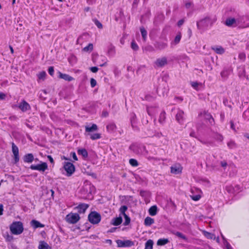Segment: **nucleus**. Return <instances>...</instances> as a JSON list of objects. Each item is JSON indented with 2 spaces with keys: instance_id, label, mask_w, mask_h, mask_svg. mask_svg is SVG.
Returning a JSON list of instances; mask_svg holds the SVG:
<instances>
[{
  "instance_id": "f257e3e1",
  "label": "nucleus",
  "mask_w": 249,
  "mask_h": 249,
  "mask_svg": "<svg viewBox=\"0 0 249 249\" xmlns=\"http://www.w3.org/2000/svg\"><path fill=\"white\" fill-rule=\"evenodd\" d=\"M11 232L15 235L21 234L24 230L23 224L20 221H16L12 223L10 226Z\"/></svg>"
},
{
  "instance_id": "f03ea898",
  "label": "nucleus",
  "mask_w": 249,
  "mask_h": 249,
  "mask_svg": "<svg viewBox=\"0 0 249 249\" xmlns=\"http://www.w3.org/2000/svg\"><path fill=\"white\" fill-rule=\"evenodd\" d=\"M101 219V215L95 211L91 212L88 215L89 221L93 224L99 223Z\"/></svg>"
},
{
  "instance_id": "7ed1b4c3",
  "label": "nucleus",
  "mask_w": 249,
  "mask_h": 249,
  "mask_svg": "<svg viewBox=\"0 0 249 249\" xmlns=\"http://www.w3.org/2000/svg\"><path fill=\"white\" fill-rule=\"evenodd\" d=\"M211 21L212 20L210 17H206L196 22L197 29L200 30L208 27L210 23H211V25L213 24V22Z\"/></svg>"
},
{
  "instance_id": "20e7f679",
  "label": "nucleus",
  "mask_w": 249,
  "mask_h": 249,
  "mask_svg": "<svg viewBox=\"0 0 249 249\" xmlns=\"http://www.w3.org/2000/svg\"><path fill=\"white\" fill-rule=\"evenodd\" d=\"M80 216L77 213H71L67 214L66 216L67 222L70 224H75L80 219Z\"/></svg>"
},
{
  "instance_id": "39448f33",
  "label": "nucleus",
  "mask_w": 249,
  "mask_h": 249,
  "mask_svg": "<svg viewBox=\"0 0 249 249\" xmlns=\"http://www.w3.org/2000/svg\"><path fill=\"white\" fill-rule=\"evenodd\" d=\"M116 242L117 244V246L120 248L130 247L134 246V243L133 241L129 240H116Z\"/></svg>"
},
{
  "instance_id": "423d86ee",
  "label": "nucleus",
  "mask_w": 249,
  "mask_h": 249,
  "mask_svg": "<svg viewBox=\"0 0 249 249\" xmlns=\"http://www.w3.org/2000/svg\"><path fill=\"white\" fill-rule=\"evenodd\" d=\"M129 149L136 154H141L142 153L145 147L139 144H132L129 146Z\"/></svg>"
},
{
  "instance_id": "0eeeda50",
  "label": "nucleus",
  "mask_w": 249,
  "mask_h": 249,
  "mask_svg": "<svg viewBox=\"0 0 249 249\" xmlns=\"http://www.w3.org/2000/svg\"><path fill=\"white\" fill-rule=\"evenodd\" d=\"M64 168L67 172L68 176H71L75 171V167L74 165L70 162H65L64 165Z\"/></svg>"
},
{
  "instance_id": "6e6552de",
  "label": "nucleus",
  "mask_w": 249,
  "mask_h": 249,
  "mask_svg": "<svg viewBox=\"0 0 249 249\" xmlns=\"http://www.w3.org/2000/svg\"><path fill=\"white\" fill-rule=\"evenodd\" d=\"M32 170H38L41 172L45 171L48 168L47 163L42 162L41 164L37 165H31L30 167Z\"/></svg>"
},
{
  "instance_id": "1a4fd4ad",
  "label": "nucleus",
  "mask_w": 249,
  "mask_h": 249,
  "mask_svg": "<svg viewBox=\"0 0 249 249\" xmlns=\"http://www.w3.org/2000/svg\"><path fill=\"white\" fill-rule=\"evenodd\" d=\"M89 207V204L80 203L77 206L75 207L74 209L76 210L79 213H84Z\"/></svg>"
},
{
  "instance_id": "9d476101",
  "label": "nucleus",
  "mask_w": 249,
  "mask_h": 249,
  "mask_svg": "<svg viewBox=\"0 0 249 249\" xmlns=\"http://www.w3.org/2000/svg\"><path fill=\"white\" fill-rule=\"evenodd\" d=\"M200 115L203 117L205 120H208L210 124L213 125L214 124V121L212 116L210 113L208 112L204 111L203 113H201Z\"/></svg>"
},
{
  "instance_id": "9b49d317",
  "label": "nucleus",
  "mask_w": 249,
  "mask_h": 249,
  "mask_svg": "<svg viewBox=\"0 0 249 249\" xmlns=\"http://www.w3.org/2000/svg\"><path fill=\"white\" fill-rule=\"evenodd\" d=\"M12 152L14 156L15 163H17L19 161V155H18V148L15 144V143L14 142L12 143Z\"/></svg>"
},
{
  "instance_id": "f8f14e48",
  "label": "nucleus",
  "mask_w": 249,
  "mask_h": 249,
  "mask_svg": "<svg viewBox=\"0 0 249 249\" xmlns=\"http://www.w3.org/2000/svg\"><path fill=\"white\" fill-rule=\"evenodd\" d=\"M18 107L22 111L25 112L30 109V106L25 100H22V102L19 104Z\"/></svg>"
},
{
  "instance_id": "ddd939ff",
  "label": "nucleus",
  "mask_w": 249,
  "mask_h": 249,
  "mask_svg": "<svg viewBox=\"0 0 249 249\" xmlns=\"http://www.w3.org/2000/svg\"><path fill=\"white\" fill-rule=\"evenodd\" d=\"M184 112L182 110H179L176 116V119L177 121L180 124H183L184 117Z\"/></svg>"
},
{
  "instance_id": "4468645a",
  "label": "nucleus",
  "mask_w": 249,
  "mask_h": 249,
  "mask_svg": "<svg viewBox=\"0 0 249 249\" xmlns=\"http://www.w3.org/2000/svg\"><path fill=\"white\" fill-rule=\"evenodd\" d=\"M182 168L179 164H175L171 167V172L174 174H178L182 171Z\"/></svg>"
},
{
  "instance_id": "2eb2a0df",
  "label": "nucleus",
  "mask_w": 249,
  "mask_h": 249,
  "mask_svg": "<svg viewBox=\"0 0 249 249\" xmlns=\"http://www.w3.org/2000/svg\"><path fill=\"white\" fill-rule=\"evenodd\" d=\"M226 190L229 193L235 194L238 193L239 192L240 187L238 185H235L234 187L232 186H226Z\"/></svg>"
},
{
  "instance_id": "dca6fc26",
  "label": "nucleus",
  "mask_w": 249,
  "mask_h": 249,
  "mask_svg": "<svg viewBox=\"0 0 249 249\" xmlns=\"http://www.w3.org/2000/svg\"><path fill=\"white\" fill-rule=\"evenodd\" d=\"M58 77L59 78L63 79L67 81H69V82L71 81L74 79V78L72 77H71V76H70L68 74H67L62 73L60 71L58 72Z\"/></svg>"
},
{
  "instance_id": "f3484780",
  "label": "nucleus",
  "mask_w": 249,
  "mask_h": 249,
  "mask_svg": "<svg viewBox=\"0 0 249 249\" xmlns=\"http://www.w3.org/2000/svg\"><path fill=\"white\" fill-rule=\"evenodd\" d=\"M24 161L27 163H31L34 160V156L32 154H27L24 156Z\"/></svg>"
},
{
  "instance_id": "a211bd4d",
  "label": "nucleus",
  "mask_w": 249,
  "mask_h": 249,
  "mask_svg": "<svg viewBox=\"0 0 249 249\" xmlns=\"http://www.w3.org/2000/svg\"><path fill=\"white\" fill-rule=\"evenodd\" d=\"M31 225L34 229H36L38 228H43L44 227V225L43 224H41L39 221L36 220H32L31 221Z\"/></svg>"
},
{
  "instance_id": "6ab92c4d",
  "label": "nucleus",
  "mask_w": 249,
  "mask_h": 249,
  "mask_svg": "<svg viewBox=\"0 0 249 249\" xmlns=\"http://www.w3.org/2000/svg\"><path fill=\"white\" fill-rule=\"evenodd\" d=\"M122 218L121 216L118 217L114 218L112 219L111 224L114 226H118L122 222Z\"/></svg>"
},
{
  "instance_id": "aec40b11",
  "label": "nucleus",
  "mask_w": 249,
  "mask_h": 249,
  "mask_svg": "<svg viewBox=\"0 0 249 249\" xmlns=\"http://www.w3.org/2000/svg\"><path fill=\"white\" fill-rule=\"evenodd\" d=\"M235 23L236 20L234 18H228L225 22V25L229 27L232 26Z\"/></svg>"
},
{
  "instance_id": "412c9836",
  "label": "nucleus",
  "mask_w": 249,
  "mask_h": 249,
  "mask_svg": "<svg viewBox=\"0 0 249 249\" xmlns=\"http://www.w3.org/2000/svg\"><path fill=\"white\" fill-rule=\"evenodd\" d=\"M212 49L218 54H222L224 52V49L221 46H213Z\"/></svg>"
},
{
  "instance_id": "4be33fe9",
  "label": "nucleus",
  "mask_w": 249,
  "mask_h": 249,
  "mask_svg": "<svg viewBox=\"0 0 249 249\" xmlns=\"http://www.w3.org/2000/svg\"><path fill=\"white\" fill-rule=\"evenodd\" d=\"M154 223V219H153L151 217H149V216H147L145 218V219L144 220V225L146 226H150Z\"/></svg>"
},
{
  "instance_id": "5701e85b",
  "label": "nucleus",
  "mask_w": 249,
  "mask_h": 249,
  "mask_svg": "<svg viewBox=\"0 0 249 249\" xmlns=\"http://www.w3.org/2000/svg\"><path fill=\"white\" fill-rule=\"evenodd\" d=\"M149 213L151 216L155 215L157 213V207L156 205L151 206L149 209Z\"/></svg>"
},
{
  "instance_id": "b1692460",
  "label": "nucleus",
  "mask_w": 249,
  "mask_h": 249,
  "mask_svg": "<svg viewBox=\"0 0 249 249\" xmlns=\"http://www.w3.org/2000/svg\"><path fill=\"white\" fill-rule=\"evenodd\" d=\"M38 249H51L48 244L44 242L41 241L38 246Z\"/></svg>"
},
{
  "instance_id": "393cba45",
  "label": "nucleus",
  "mask_w": 249,
  "mask_h": 249,
  "mask_svg": "<svg viewBox=\"0 0 249 249\" xmlns=\"http://www.w3.org/2000/svg\"><path fill=\"white\" fill-rule=\"evenodd\" d=\"M169 242V240L166 238H161L158 240L157 245L163 246L167 244Z\"/></svg>"
},
{
  "instance_id": "a878e982",
  "label": "nucleus",
  "mask_w": 249,
  "mask_h": 249,
  "mask_svg": "<svg viewBox=\"0 0 249 249\" xmlns=\"http://www.w3.org/2000/svg\"><path fill=\"white\" fill-rule=\"evenodd\" d=\"M85 130L86 132H93L97 130V126L93 124L91 126H86Z\"/></svg>"
},
{
  "instance_id": "bb28decb",
  "label": "nucleus",
  "mask_w": 249,
  "mask_h": 249,
  "mask_svg": "<svg viewBox=\"0 0 249 249\" xmlns=\"http://www.w3.org/2000/svg\"><path fill=\"white\" fill-rule=\"evenodd\" d=\"M77 153L79 155H82L84 158H87L88 157V152L87 151L83 148V149H79L78 151H77Z\"/></svg>"
},
{
  "instance_id": "cd10ccee",
  "label": "nucleus",
  "mask_w": 249,
  "mask_h": 249,
  "mask_svg": "<svg viewBox=\"0 0 249 249\" xmlns=\"http://www.w3.org/2000/svg\"><path fill=\"white\" fill-rule=\"evenodd\" d=\"M154 242L152 240L149 239L146 243L145 245L144 249H153Z\"/></svg>"
},
{
  "instance_id": "c85d7f7f",
  "label": "nucleus",
  "mask_w": 249,
  "mask_h": 249,
  "mask_svg": "<svg viewBox=\"0 0 249 249\" xmlns=\"http://www.w3.org/2000/svg\"><path fill=\"white\" fill-rule=\"evenodd\" d=\"M165 114V112L164 111H162L160 114L159 119V122L160 124H163L164 122L166 119Z\"/></svg>"
},
{
  "instance_id": "c756f323",
  "label": "nucleus",
  "mask_w": 249,
  "mask_h": 249,
  "mask_svg": "<svg viewBox=\"0 0 249 249\" xmlns=\"http://www.w3.org/2000/svg\"><path fill=\"white\" fill-rule=\"evenodd\" d=\"M93 48V44L92 43H89V45L87 46L84 47L83 49V51L85 52H91L92 51Z\"/></svg>"
},
{
  "instance_id": "7c9ffc66",
  "label": "nucleus",
  "mask_w": 249,
  "mask_h": 249,
  "mask_svg": "<svg viewBox=\"0 0 249 249\" xmlns=\"http://www.w3.org/2000/svg\"><path fill=\"white\" fill-rule=\"evenodd\" d=\"M127 210V207L125 205H124L121 207L119 209L120 214H122L123 216L126 215L125 212Z\"/></svg>"
},
{
  "instance_id": "2f4dec72",
  "label": "nucleus",
  "mask_w": 249,
  "mask_h": 249,
  "mask_svg": "<svg viewBox=\"0 0 249 249\" xmlns=\"http://www.w3.org/2000/svg\"><path fill=\"white\" fill-rule=\"evenodd\" d=\"M140 31L142 37V38L145 41L147 37V32L143 27L140 28Z\"/></svg>"
},
{
  "instance_id": "473e14b6",
  "label": "nucleus",
  "mask_w": 249,
  "mask_h": 249,
  "mask_svg": "<svg viewBox=\"0 0 249 249\" xmlns=\"http://www.w3.org/2000/svg\"><path fill=\"white\" fill-rule=\"evenodd\" d=\"M167 44L165 43H156V47L159 49H163L167 47Z\"/></svg>"
},
{
  "instance_id": "72a5a7b5",
  "label": "nucleus",
  "mask_w": 249,
  "mask_h": 249,
  "mask_svg": "<svg viewBox=\"0 0 249 249\" xmlns=\"http://www.w3.org/2000/svg\"><path fill=\"white\" fill-rule=\"evenodd\" d=\"M181 38V34L180 32L178 33V35L176 36L174 39V42L175 44H178Z\"/></svg>"
},
{
  "instance_id": "f704fd0d",
  "label": "nucleus",
  "mask_w": 249,
  "mask_h": 249,
  "mask_svg": "<svg viewBox=\"0 0 249 249\" xmlns=\"http://www.w3.org/2000/svg\"><path fill=\"white\" fill-rule=\"evenodd\" d=\"M116 127V125L114 124H110L107 126V129L108 131H113Z\"/></svg>"
},
{
  "instance_id": "c9c22d12",
  "label": "nucleus",
  "mask_w": 249,
  "mask_h": 249,
  "mask_svg": "<svg viewBox=\"0 0 249 249\" xmlns=\"http://www.w3.org/2000/svg\"><path fill=\"white\" fill-rule=\"evenodd\" d=\"M227 145L231 149L237 147V144L233 141H230L229 142H228Z\"/></svg>"
},
{
  "instance_id": "e433bc0d",
  "label": "nucleus",
  "mask_w": 249,
  "mask_h": 249,
  "mask_svg": "<svg viewBox=\"0 0 249 249\" xmlns=\"http://www.w3.org/2000/svg\"><path fill=\"white\" fill-rule=\"evenodd\" d=\"M129 164L133 166V167H136L138 165V162L137 160L134 159H131L129 160Z\"/></svg>"
},
{
  "instance_id": "4c0bfd02",
  "label": "nucleus",
  "mask_w": 249,
  "mask_h": 249,
  "mask_svg": "<svg viewBox=\"0 0 249 249\" xmlns=\"http://www.w3.org/2000/svg\"><path fill=\"white\" fill-rule=\"evenodd\" d=\"M174 234L178 237L183 239L184 240H187V237L184 234H183L182 233L180 232L177 231Z\"/></svg>"
},
{
  "instance_id": "58836bf2",
  "label": "nucleus",
  "mask_w": 249,
  "mask_h": 249,
  "mask_svg": "<svg viewBox=\"0 0 249 249\" xmlns=\"http://www.w3.org/2000/svg\"><path fill=\"white\" fill-rule=\"evenodd\" d=\"M124 219H125V221L124 222V226H127L128 225L130 222V217L126 214V215H125L124 216Z\"/></svg>"
},
{
  "instance_id": "ea45409f",
  "label": "nucleus",
  "mask_w": 249,
  "mask_h": 249,
  "mask_svg": "<svg viewBox=\"0 0 249 249\" xmlns=\"http://www.w3.org/2000/svg\"><path fill=\"white\" fill-rule=\"evenodd\" d=\"M214 138L217 141L222 142L223 140V137L220 134L215 133Z\"/></svg>"
},
{
  "instance_id": "a19ab883",
  "label": "nucleus",
  "mask_w": 249,
  "mask_h": 249,
  "mask_svg": "<svg viewBox=\"0 0 249 249\" xmlns=\"http://www.w3.org/2000/svg\"><path fill=\"white\" fill-rule=\"evenodd\" d=\"M205 236L209 239L215 238V236L213 234L205 231L204 233Z\"/></svg>"
},
{
  "instance_id": "79ce46f5",
  "label": "nucleus",
  "mask_w": 249,
  "mask_h": 249,
  "mask_svg": "<svg viewBox=\"0 0 249 249\" xmlns=\"http://www.w3.org/2000/svg\"><path fill=\"white\" fill-rule=\"evenodd\" d=\"M101 138L100 134L99 133H95L91 135L90 138L93 140H97Z\"/></svg>"
},
{
  "instance_id": "37998d69",
  "label": "nucleus",
  "mask_w": 249,
  "mask_h": 249,
  "mask_svg": "<svg viewBox=\"0 0 249 249\" xmlns=\"http://www.w3.org/2000/svg\"><path fill=\"white\" fill-rule=\"evenodd\" d=\"M93 21L95 24L97 26V27L99 29H102L103 28V26L102 23L97 19H93Z\"/></svg>"
},
{
  "instance_id": "c03bdc74",
  "label": "nucleus",
  "mask_w": 249,
  "mask_h": 249,
  "mask_svg": "<svg viewBox=\"0 0 249 249\" xmlns=\"http://www.w3.org/2000/svg\"><path fill=\"white\" fill-rule=\"evenodd\" d=\"M157 136V137H158L159 138L161 137V139H162V140L161 141V142H162L163 143V144H167V141L166 138L162 136V134L158 133Z\"/></svg>"
},
{
  "instance_id": "a18cd8bd",
  "label": "nucleus",
  "mask_w": 249,
  "mask_h": 249,
  "mask_svg": "<svg viewBox=\"0 0 249 249\" xmlns=\"http://www.w3.org/2000/svg\"><path fill=\"white\" fill-rule=\"evenodd\" d=\"M136 117V115L134 114H133V115L131 117V126L133 128H134V127H135L134 124H135V120Z\"/></svg>"
},
{
  "instance_id": "49530a36",
  "label": "nucleus",
  "mask_w": 249,
  "mask_h": 249,
  "mask_svg": "<svg viewBox=\"0 0 249 249\" xmlns=\"http://www.w3.org/2000/svg\"><path fill=\"white\" fill-rule=\"evenodd\" d=\"M46 75V73L45 71H41L39 73L38 77L39 79H43L45 78Z\"/></svg>"
},
{
  "instance_id": "de8ad7c7",
  "label": "nucleus",
  "mask_w": 249,
  "mask_h": 249,
  "mask_svg": "<svg viewBox=\"0 0 249 249\" xmlns=\"http://www.w3.org/2000/svg\"><path fill=\"white\" fill-rule=\"evenodd\" d=\"M191 84V86L196 89H197L198 86L201 85L200 83H199L197 82H192Z\"/></svg>"
},
{
  "instance_id": "09e8293b",
  "label": "nucleus",
  "mask_w": 249,
  "mask_h": 249,
  "mask_svg": "<svg viewBox=\"0 0 249 249\" xmlns=\"http://www.w3.org/2000/svg\"><path fill=\"white\" fill-rule=\"evenodd\" d=\"M191 198L195 201H197L198 200L200 197L201 196L199 195H195V196H190Z\"/></svg>"
},
{
  "instance_id": "8fccbe9b",
  "label": "nucleus",
  "mask_w": 249,
  "mask_h": 249,
  "mask_svg": "<svg viewBox=\"0 0 249 249\" xmlns=\"http://www.w3.org/2000/svg\"><path fill=\"white\" fill-rule=\"evenodd\" d=\"M194 6V4L192 2L187 1L185 3V7L187 9H189Z\"/></svg>"
},
{
  "instance_id": "3c124183",
  "label": "nucleus",
  "mask_w": 249,
  "mask_h": 249,
  "mask_svg": "<svg viewBox=\"0 0 249 249\" xmlns=\"http://www.w3.org/2000/svg\"><path fill=\"white\" fill-rule=\"evenodd\" d=\"M97 84L96 81L94 78L90 79V85L92 88L94 87Z\"/></svg>"
},
{
  "instance_id": "603ef678",
  "label": "nucleus",
  "mask_w": 249,
  "mask_h": 249,
  "mask_svg": "<svg viewBox=\"0 0 249 249\" xmlns=\"http://www.w3.org/2000/svg\"><path fill=\"white\" fill-rule=\"evenodd\" d=\"M131 48H132L133 50H135V51L137 50L138 49V46L137 44L134 42H132Z\"/></svg>"
},
{
  "instance_id": "864d4df0",
  "label": "nucleus",
  "mask_w": 249,
  "mask_h": 249,
  "mask_svg": "<svg viewBox=\"0 0 249 249\" xmlns=\"http://www.w3.org/2000/svg\"><path fill=\"white\" fill-rule=\"evenodd\" d=\"M228 75V71H223L221 72V75L223 78H226Z\"/></svg>"
},
{
  "instance_id": "5fc2aeb1",
  "label": "nucleus",
  "mask_w": 249,
  "mask_h": 249,
  "mask_svg": "<svg viewBox=\"0 0 249 249\" xmlns=\"http://www.w3.org/2000/svg\"><path fill=\"white\" fill-rule=\"evenodd\" d=\"M167 59L165 57H162L161 59H159L157 60V62H167Z\"/></svg>"
},
{
  "instance_id": "6e6d98bb",
  "label": "nucleus",
  "mask_w": 249,
  "mask_h": 249,
  "mask_svg": "<svg viewBox=\"0 0 249 249\" xmlns=\"http://www.w3.org/2000/svg\"><path fill=\"white\" fill-rule=\"evenodd\" d=\"M239 57L241 61H244L245 57H246V55H245V53H241L239 54Z\"/></svg>"
},
{
  "instance_id": "4d7b16f0",
  "label": "nucleus",
  "mask_w": 249,
  "mask_h": 249,
  "mask_svg": "<svg viewBox=\"0 0 249 249\" xmlns=\"http://www.w3.org/2000/svg\"><path fill=\"white\" fill-rule=\"evenodd\" d=\"M48 72L51 76H53L54 72L53 68V67H50L48 70Z\"/></svg>"
},
{
  "instance_id": "13d9d810",
  "label": "nucleus",
  "mask_w": 249,
  "mask_h": 249,
  "mask_svg": "<svg viewBox=\"0 0 249 249\" xmlns=\"http://www.w3.org/2000/svg\"><path fill=\"white\" fill-rule=\"evenodd\" d=\"M90 70L92 72L95 73L98 71V68L96 67H92L90 68Z\"/></svg>"
},
{
  "instance_id": "bf43d9fd",
  "label": "nucleus",
  "mask_w": 249,
  "mask_h": 249,
  "mask_svg": "<svg viewBox=\"0 0 249 249\" xmlns=\"http://www.w3.org/2000/svg\"><path fill=\"white\" fill-rule=\"evenodd\" d=\"M6 97V95L3 93L0 92V100H4Z\"/></svg>"
},
{
  "instance_id": "052dcab7",
  "label": "nucleus",
  "mask_w": 249,
  "mask_h": 249,
  "mask_svg": "<svg viewBox=\"0 0 249 249\" xmlns=\"http://www.w3.org/2000/svg\"><path fill=\"white\" fill-rule=\"evenodd\" d=\"M99 56L97 54H93L92 55V60L95 62L99 60L97 58Z\"/></svg>"
},
{
  "instance_id": "680f3d73",
  "label": "nucleus",
  "mask_w": 249,
  "mask_h": 249,
  "mask_svg": "<svg viewBox=\"0 0 249 249\" xmlns=\"http://www.w3.org/2000/svg\"><path fill=\"white\" fill-rule=\"evenodd\" d=\"M108 116V113L106 110H104L102 113V116L103 117H107Z\"/></svg>"
},
{
  "instance_id": "e2e57ef3",
  "label": "nucleus",
  "mask_w": 249,
  "mask_h": 249,
  "mask_svg": "<svg viewBox=\"0 0 249 249\" xmlns=\"http://www.w3.org/2000/svg\"><path fill=\"white\" fill-rule=\"evenodd\" d=\"M220 165L222 167H226L227 165V163L224 160L221 161L220 162Z\"/></svg>"
},
{
  "instance_id": "0e129e2a",
  "label": "nucleus",
  "mask_w": 249,
  "mask_h": 249,
  "mask_svg": "<svg viewBox=\"0 0 249 249\" xmlns=\"http://www.w3.org/2000/svg\"><path fill=\"white\" fill-rule=\"evenodd\" d=\"M13 237L12 235H7L6 237V240L8 241H10L13 240Z\"/></svg>"
},
{
  "instance_id": "69168bd1",
  "label": "nucleus",
  "mask_w": 249,
  "mask_h": 249,
  "mask_svg": "<svg viewBox=\"0 0 249 249\" xmlns=\"http://www.w3.org/2000/svg\"><path fill=\"white\" fill-rule=\"evenodd\" d=\"M168 89L167 88H164L163 91L162 92V94L163 96H164L165 94L168 92Z\"/></svg>"
},
{
  "instance_id": "338daca9",
  "label": "nucleus",
  "mask_w": 249,
  "mask_h": 249,
  "mask_svg": "<svg viewBox=\"0 0 249 249\" xmlns=\"http://www.w3.org/2000/svg\"><path fill=\"white\" fill-rule=\"evenodd\" d=\"M184 20L183 19H180L179 20L178 22V26H180L181 25H182L183 23H184Z\"/></svg>"
},
{
  "instance_id": "774afa93",
  "label": "nucleus",
  "mask_w": 249,
  "mask_h": 249,
  "mask_svg": "<svg viewBox=\"0 0 249 249\" xmlns=\"http://www.w3.org/2000/svg\"><path fill=\"white\" fill-rule=\"evenodd\" d=\"M72 154V158L73 159L75 160H78V159L77 158V156L76 155V154L75 152H73L71 153Z\"/></svg>"
}]
</instances>
